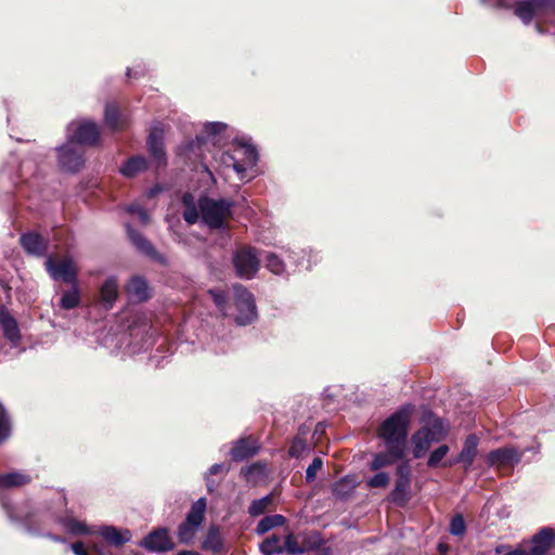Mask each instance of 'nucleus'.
Listing matches in <instances>:
<instances>
[{
    "label": "nucleus",
    "instance_id": "nucleus-14",
    "mask_svg": "<svg viewBox=\"0 0 555 555\" xmlns=\"http://www.w3.org/2000/svg\"><path fill=\"white\" fill-rule=\"evenodd\" d=\"M0 326L3 336L10 341L13 348L20 346L22 335L16 319L5 307H0Z\"/></svg>",
    "mask_w": 555,
    "mask_h": 555
},
{
    "label": "nucleus",
    "instance_id": "nucleus-13",
    "mask_svg": "<svg viewBox=\"0 0 555 555\" xmlns=\"http://www.w3.org/2000/svg\"><path fill=\"white\" fill-rule=\"evenodd\" d=\"M531 555H555V531L552 528H543L532 537Z\"/></svg>",
    "mask_w": 555,
    "mask_h": 555
},
{
    "label": "nucleus",
    "instance_id": "nucleus-22",
    "mask_svg": "<svg viewBox=\"0 0 555 555\" xmlns=\"http://www.w3.org/2000/svg\"><path fill=\"white\" fill-rule=\"evenodd\" d=\"M404 452L402 450L396 451L391 448H386V452H380L374 455L370 468L372 470H378L385 466L391 465L398 460L402 459Z\"/></svg>",
    "mask_w": 555,
    "mask_h": 555
},
{
    "label": "nucleus",
    "instance_id": "nucleus-11",
    "mask_svg": "<svg viewBox=\"0 0 555 555\" xmlns=\"http://www.w3.org/2000/svg\"><path fill=\"white\" fill-rule=\"evenodd\" d=\"M147 150L156 167L166 165L167 157L164 147V129L160 124L152 127L147 137Z\"/></svg>",
    "mask_w": 555,
    "mask_h": 555
},
{
    "label": "nucleus",
    "instance_id": "nucleus-52",
    "mask_svg": "<svg viewBox=\"0 0 555 555\" xmlns=\"http://www.w3.org/2000/svg\"><path fill=\"white\" fill-rule=\"evenodd\" d=\"M205 481H206V486H207L208 491L212 492L214 491V482L211 481L210 476L206 475L205 476Z\"/></svg>",
    "mask_w": 555,
    "mask_h": 555
},
{
    "label": "nucleus",
    "instance_id": "nucleus-48",
    "mask_svg": "<svg viewBox=\"0 0 555 555\" xmlns=\"http://www.w3.org/2000/svg\"><path fill=\"white\" fill-rule=\"evenodd\" d=\"M399 479L411 480V467L408 463H402L397 468Z\"/></svg>",
    "mask_w": 555,
    "mask_h": 555
},
{
    "label": "nucleus",
    "instance_id": "nucleus-17",
    "mask_svg": "<svg viewBox=\"0 0 555 555\" xmlns=\"http://www.w3.org/2000/svg\"><path fill=\"white\" fill-rule=\"evenodd\" d=\"M54 521L60 524L72 535H91L95 533L94 527L88 526L86 522L69 515L55 517Z\"/></svg>",
    "mask_w": 555,
    "mask_h": 555
},
{
    "label": "nucleus",
    "instance_id": "nucleus-20",
    "mask_svg": "<svg viewBox=\"0 0 555 555\" xmlns=\"http://www.w3.org/2000/svg\"><path fill=\"white\" fill-rule=\"evenodd\" d=\"M23 248L33 256L40 257L46 253L47 245L43 237L34 232L23 234L20 238Z\"/></svg>",
    "mask_w": 555,
    "mask_h": 555
},
{
    "label": "nucleus",
    "instance_id": "nucleus-8",
    "mask_svg": "<svg viewBox=\"0 0 555 555\" xmlns=\"http://www.w3.org/2000/svg\"><path fill=\"white\" fill-rule=\"evenodd\" d=\"M233 264L240 278L246 280L253 279L260 266L256 249L250 246L236 249L233 255Z\"/></svg>",
    "mask_w": 555,
    "mask_h": 555
},
{
    "label": "nucleus",
    "instance_id": "nucleus-40",
    "mask_svg": "<svg viewBox=\"0 0 555 555\" xmlns=\"http://www.w3.org/2000/svg\"><path fill=\"white\" fill-rule=\"evenodd\" d=\"M390 477L385 472H379L367 479L366 483L370 488H384L388 486Z\"/></svg>",
    "mask_w": 555,
    "mask_h": 555
},
{
    "label": "nucleus",
    "instance_id": "nucleus-62",
    "mask_svg": "<svg viewBox=\"0 0 555 555\" xmlns=\"http://www.w3.org/2000/svg\"><path fill=\"white\" fill-rule=\"evenodd\" d=\"M319 555H326V554H319Z\"/></svg>",
    "mask_w": 555,
    "mask_h": 555
},
{
    "label": "nucleus",
    "instance_id": "nucleus-16",
    "mask_svg": "<svg viewBox=\"0 0 555 555\" xmlns=\"http://www.w3.org/2000/svg\"><path fill=\"white\" fill-rule=\"evenodd\" d=\"M478 442H479V440L476 435H469L466 438L463 449L460 452L459 456L455 460L449 462L448 466H452L454 464L462 463L464 466V469L468 470L472 467L474 460L477 455ZM443 466H447V463L443 464Z\"/></svg>",
    "mask_w": 555,
    "mask_h": 555
},
{
    "label": "nucleus",
    "instance_id": "nucleus-36",
    "mask_svg": "<svg viewBox=\"0 0 555 555\" xmlns=\"http://www.w3.org/2000/svg\"><path fill=\"white\" fill-rule=\"evenodd\" d=\"M271 495H266L259 500H254L248 507V513L253 517L263 514L268 508L269 504L271 503Z\"/></svg>",
    "mask_w": 555,
    "mask_h": 555
},
{
    "label": "nucleus",
    "instance_id": "nucleus-39",
    "mask_svg": "<svg viewBox=\"0 0 555 555\" xmlns=\"http://www.w3.org/2000/svg\"><path fill=\"white\" fill-rule=\"evenodd\" d=\"M448 452L449 447L447 444L438 447L430 453L429 459L427 461V465L429 467H436L441 462V460L448 454Z\"/></svg>",
    "mask_w": 555,
    "mask_h": 555
},
{
    "label": "nucleus",
    "instance_id": "nucleus-25",
    "mask_svg": "<svg viewBox=\"0 0 555 555\" xmlns=\"http://www.w3.org/2000/svg\"><path fill=\"white\" fill-rule=\"evenodd\" d=\"M126 228L130 241L141 253L150 257H154L156 255V250L150 241H147L141 233L132 229L129 224H127Z\"/></svg>",
    "mask_w": 555,
    "mask_h": 555
},
{
    "label": "nucleus",
    "instance_id": "nucleus-28",
    "mask_svg": "<svg viewBox=\"0 0 555 555\" xmlns=\"http://www.w3.org/2000/svg\"><path fill=\"white\" fill-rule=\"evenodd\" d=\"M354 478L345 476L333 485L332 492L337 499L345 500L351 495V493L354 491Z\"/></svg>",
    "mask_w": 555,
    "mask_h": 555
},
{
    "label": "nucleus",
    "instance_id": "nucleus-23",
    "mask_svg": "<svg viewBox=\"0 0 555 555\" xmlns=\"http://www.w3.org/2000/svg\"><path fill=\"white\" fill-rule=\"evenodd\" d=\"M118 283L115 276L107 278L101 286V299L104 306L109 309L118 297Z\"/></svg>",
    "mask_w": 555,
    "mask_h": 555
},
{
    "label": "nucleus",
    "instance_id": "nucleus-42",
    "mask_svg": "<svg viewBox=\"0 0 555 555\" xmlns=\"http://www.w3.org/2000/svg\"><path fill=\"white\" fill-rule=\"evenodd\" d=\"M10 436V423L3 406L0 404V443Z\"/></svg>",
    "mask_w": 555,
    "mask_h": 555
},
{
    "label": "nucleus",
    "instance_id": "nucleus-46",
    "mask_svg": "<svg viewBox=\"0 0 555 555\" xmlns=\"http://www.w3.org/2000/svg\"><path fill=\"white\" fill-rule=\"evenodd\" d=\"M225 128L227 125L220 121L207 122L204 127L205 133L208 137H215L216 134L221 133Z\"/></svg>",
    "mask_w": 555,
    "mask_h": 555
},
{
    "label": "nucleus",
    "instance_id": "nucleus-57",
    "mask_svg": "<svg viewBox=\"0 0 555 555\" xmlns=\"http://www.w3.org/2000/svg\"><path fill=\"white\" fill-rule=\"evenodd\" d=\"M3 506L7 508V514H8L10 517H12V515H11V511H10L9 506H8L7 504H3Z\"/></svg>",
    "mask_w": 555,
    "mask_h": 555
},
{
    "label": "nucleus",
    "instance_id": "nucleus-30",
    "mask_svg": "<svg viewBox=\"0 0 555 555\" xmlns=\"http://www.w3.org/2000/svg\"><path fill=\"white\" fill-rule=\"evenodd\" d=\"M105 125L112 130H119L125 127L126 121L119 117L118 107L114 103H108L104 111Z\"/></svg>",
    "mask_w": 555,
    "mask_h": 555
},
{
    "label": "nucleus",
    "instance_id": "nucleus-19",
    "mask_svg": "<svg viewBox=\"0 0 555 555\" xmlns=\"http://www.w3.org/2000/svg\"><path fill=\"white\" fill-rule=\"evenodd\" d=\"M521 459V453L514 448H501L493 450L488 455L490 465H509L518 463Z\"/></svg>",
    "mask_w": 555,
    "mask_h": 555
},
{
    "label": "nucleus",
    "instance_id": "nucleus-3",
    "mask_svg": "<svg viewBox=\"0 0 555 555\" xmlns=\"http://www.w3.org/2000/svg\"><path fill=\"white\" fill-rule=\"evenodd\" d=\"M447 435L448 424L442 418L430 417L411 438L414 457H423L433 443L441 441Z\"/></svg>",
    "mask_w": 555,
    "mask_h": 555
},
{
    "label": "nucleus",
    "instance_id": "nucleus-26",
    "mask_svg": "<svg viewBox=\"0 0 555 555\" xmlns=\"http://www.w3.org/2000/svg\"><path fill=\"white\" fill-rule=\"evenodd\" d=\"M31 480L30 476L21 472H11L4 475H0V488L9 489L14 487H22L29 483Z\"/></svg>",
    "mask_w": 555,
    "mask_h": 555
},
{
    "label": "nucleus",
    "instance_id": "nucleus-1",
    "mask_svg": "<svg viewBox=\"0 0 555 555\" xmlns=\"http://www.w3.org/2000/svg\"><path fill=\"white\" fill-rule=\"evenodd\" d=\"M184 206L183 219L189 224L196 223L199 219L211 230H223L232 216L234 202L229 198H211L202 196L195 202L191 193L182 196Z\"/></svg>",
    "mask_w": 555,
    "mask_h": 555
},
{
    "label": "nucleus",
    "instance_id": "nucleus-51",
    "mask_svg": "<svg viewBox=\"0 0 555 555\" xmlns=\"http://www.w3.org/2000/svg\"><path fill=\"white\" fill-rule=\"evenodd\" d=\"M228 470L224 466V464H214L212 466H210L208 473L206 475L210 476V475H216V474H219L221 472H225Z\"/></svg>",
    "mask_w": 555,
    "mask_h": 555
},
{
    "label": "nucleus",
    "instance_id": "nucleus-37",
    "mask_svg": "<svg viewBox=\"0 0 555 555\" xmlns=\"http://www.w3.org/2000/svg\"><path fill=\"white\" fill-rule=\"evenodd\" d=\"M266 474V465L261 463H254L249 466L243 467L241 469V475L247 480L250 481L253 477H260Z\"/></svg>",
    "mask_w": 555,
    "mask_h": 555
},
{
    "label": "nucleus",
    "instance_id": "nucleus-53",
    "mask_svg": "<svg viewBox=\"0 0 555 555\" xmlns=\"http://www.w3.org/2000/svg\"><path fill=\"white\" fill-rule=\"evenodd\" d=\"M46 537H48L49 539H51V540H53L55 542H64L65 541L62 537L54 535V534H51V533H47Z\"/></svg>",
    "mask_w": 555,
    "mask_h": 555
},
{
    "label": "nucleus",
    "instance_id": "nucleus-47",
    "mask_svg": "<svg viewBox=\"0 0 555 555\" xmlns=\"http://www.w3.org/2000/svg\"><path fill=\"white\" fill-rule=\"evenodd\" d=\"M305 448H306L305 441L301 438H295L289 448L291 456L298 457Z\"/></svg>",
    "mask_w": 555,
    "mask_h": 555
},
{
    "label": "nucleus",
    "instance_id": "nucleus-50",
    "mask_svg": "<svg viewBox=\"0 0 555 555\" xmlns=\"http://www.w3.org/2000/svg\"><path fill=\"white\" fill-rule=\"evenodd\" d=\"M70 548L75 555H89L82 542L72 543Z\"/></svg>",
    "mask_w": 555,
    "mask_h": 555
},
{
    "label": "nucleus",
    "instance_id": "nucleus-7",
    "mask_svg": "<svg viewBox=\"0 0 555 555\" xmlns=\"http://www.w3.org/2000/svg\"><path fill=\"white\" fill-rule=\"evenodd\" d=\"M67 140L77 145H93L98 142L100 132L95 122L90 120H74L68 124Z\"/></svg>",
    "mask_w": 555,
    "mask_h": 555
},
{
    "label": "nucleus",
    "instance_id": "nucleus-38",
    "mask_svg": "<svg viewBox=\"0 0 555 555\" xmlns=\"http://www.w3.org/2000/svg\"><path fill=\"white\" fill-rule=\"evenodd\" d=\"M284 551L293 555H301L306 548L300 546L293 533H288L283 545Z\"/></svg>",
    "mask_w": 555,
    "mask_h": 555
},
{
    "label": "nucleus",
    "instance_id": "nucleus-15",
    "mask_svg": "<svg viewBox=\"0 0 555 555\" xmlns=\"http://www.w3.org/2000/svg\"><path fill=\"white\" fill-rule=\"evenodd\" d=\"M95 533H98L103 540L115 547H120L128 543L131 538L132 533L129 529H119L115 526H101L98 529H95Z\"/></svg>",
    "mask_w": 555,
    "mask_h": 555
},
{
    "label": "nucleus",
    "instance_id": "nucleus-44",
    "mask_svg": "<svg viewBox=\"0 0 555 555\" xmlns=\"http://www.w3.org/2000/svg\"><path fill=\"white\" fill-rule=\"evenodd\" d=\"M465 532V521L461 515H456L451 519L450 533L453 535H461Z\"/></svg>",
    "mask_w": 555,
    "mask_h": 555
},
{
    "label": "nucleus",
    "instance_id": "nucleus-61",
    "mask_svg": "<svg viewBox=\"0 0 555 555\" xmlns=\"http://www.w3.org/2000/svg\"><path fill=\"white\" fill-rule=\"evenodd\" d=\"M480 1H481L482 3H487V2H488V0H480Z\"/></svg>",
    "mask_w": 555,
    "mask_h": 555
},
{
    "label": "nucleus",
    "instance_id": "nucleus-10",
    "mask_svg": "<svg viewBox=\"0 0 555 555\" xmlns=\"http://www.w3.org/2000/svg\"><path fill=\"white\" fill-rule=\"evenodd\" d=\"M46 269L55 281L62 280L68 284L77 283V269L69 258L56 262L52 257H48L46 260Z\"/></svg>",
    "mask_w": 555,
    "mask_h": 555
},
{
    "label": "nucleus",
    "instance_id": "nucleus-18",
    "mask_svg": "<svg viewBox=\"0 0 555 555\" xmlns=\"http://www.w3.org/2000/svg\"><path fill=\"white\" fill-rule=\"evenodd\" d=\"M259 446L256 440L250 438H241L236 440L230 450L231 457L241 462L247 460L258 452Z\"/></svg>",
    "mask_w": 555,
    "mask_h": 555
},
{
    "label": "nucleus",
    "instance_id": "nucleus-29",
    "mask_svg": "<svg viewBox=\"0 0 555 555\" xmlns=\"http://www.w3.org/2000/svg\"><path fill=\"white\" fill-rule=\"evenodd\" d=\"M411 480L397 478L395 488L390 493V500L399 505H404L409 501V490Z\"/></svg>",
    "mask_w": 555,
    "mask_h": 555
},
{
    "label": "nucleus",
    "instance_id": "nucleus-27",
    "mask_svg": "<svg viewBox=\"0 0 555 555\" xmlns=\"http://www.w3.org/2000/svg\"><path fill=\"white\" fill-rule=\"evenodd\" d=\"M203 548L219 553L223 548V539L220 533V529L217 526H210L207 534L203 541Z\"/></svg>",
    "mask_w": 555,
    "mask_h": 555
},
{
    "label": "nucleus",
    "instance_id": "nucleus-32",
    "mask_svg": "<svg viewBox=\"0 0 555 555\" xmlns=\"http://www.w3.org/2000/svg\"><path fill=\"white\" fill-rule=\"evenodd\" d=\"M266 268L275 275H284L287 273V266L284 260L274 253H268L264 256Z\"/></svg>",
    "mask_w": 555,
    "mask_h": 555
},
{
    "label": "nucleus",
    "instance_id": "nucleus-2",
    "mask_svg": "<svg viewBox=\"0 0 555 555\" xmlns=\"http://www.w3.org/2000/svg\"><path fill=\"white\" fill-rule=\"evenodd\" d=\"M411 412L412 406H403L383 422L378 436L384 440L386 448L404 452Z\"/></svg>",
    "mask_w": 555,
    "mask_h": 555
},
{
    "label": "nucleus",
    "instance_id": "nucleus-58",
    "mask_svg": "<svg viewBox=\"0 0 555 555\" xmlns=\"http://www.w3.org/2000/svg\"><path fill=\"white\" fill-rule=\"evenodd\" d=\"M127 76L131 77V69L130 68L127 69Z\"/></svg>",
    "mask_w": 555,
    "mask_h": 555
},
{
    "label": "nucleus",
    "instance_id": "nucleus-34",
    "mask_svg": "<svg viewBox=\"0 0 555 555\" xmlns=\"http://www.w3.org/2000/svg\"><path fill=\"white\" fill-rule=\"evenodd\" d=\"M259 547L262 555H276L284 552L281 540L276 535L266 539Z\"/></svg>",
    "mask_w": 555,
    "mask_h": 555
},
{
    "label": "nucleus",
    "instance_id": "nucleus-60",
    "mask_svg": "<svg viewBox=\"0 0 555 555\" xmlns=\"http://www.w3.org/2000/svg\"><path fill=\"white\" fill-rule=\"evenodd\" d=\"M551 4L555 7V0L551 1Z\"/></svg>",
    "mask_w": 555,
    "mask_h": 555
},
{
    "label": "nucleus",
    "instance_id": "nucleus-21",
    "mask_svg": "<svg viewBox=\"0 0 555 555\" xmlns=\"http://www.w3.org/2000/svg\"><path fill=\"white\" fill-rule=\"evenodd\" d=\"M126 291L132 301L142 302L150 298L147 283L140 276H133L127 284Z\"/></svg>",
    "mask_w": 555,
    "mask_h": 555
},
{
    "label": "nucleus",
    "instance_id": "nucleus-5",
    "mask_svg": "<svg viewBox=\"0 0 555 555\" xmlns=\"http://www.w3.org/2000/svg\"><path fill=\"white\" fill-rule=\"evenodd\" d=\"M234 292V321L237 325L251 324L257 319V307L254 295L244 286L233 285Z\"/></svg>",
    "mask_w": 555,
    "mask_h": 555
},
{
    "label": "nucleus",
    "instance_id": "nucleus-56",
    "mask_svg": "<svg viewBox=\"0 0 555 555\" xmlns=\"http://www.w3.org/2000/svg\"><path fill=\"white\" fill-rule=\"evenodd\" d=\"M285 253L287 254V258H288L293 263L297 264V260H296V259H294V257H293V254H294V253H293V251H291V250H286Z\"/></svg>",
    "mask_w": 555,
    "mask_h": 555
},
{
    "label": "nucleus",
    "instance_id": "nucleus-9",
    "mask_svg": "<svg viewBox=\"0 0 555 555\" xmlns=\"http://www.w3.org/2000/svg\"><path fill=\"white\" fill-rule=\"evenodd\" d=\"M83 153L81 146L67 140L57 149L59 165L65 171L77 172L85 164Z\"/></svg>",
    "mask_w": 555,
    "mask_h": 555
},
{
    "label": "nucleus",
    "instance_id": "nucleus-49",
    "mask_svg": "<svg viewBox=\"0 0 555 555\" xmlns=\"http://www.w3.org/2000/svg\"><path fill=\"white\" fill-rule=\"evenodd\" d=\"M534 9L535 13L551 4V0H527Z\"/></svg>",
    "mask_w": 555,
    "mask_h": 555
},
{
    "label": "nucleus",
    "instance_id": "nucleus-12",
    "mask_svg": "<svg viewBox=\"0 0 555 555\" xmlns=\"http://www.w3.org/2000/svg\"><path fill=\"white\" fill-rule=\"evenodd\" d=\"M140 546L149 552L163 553L173 548V543L169 538L166 528H158L150 532L140 543Z\"/></svg>",
    "mask_w": 555,
    "mask_h": 555
},
{
    "label": "nucleus",
    "instance_id": "nucleus-55",
    "mask_svg": "<svg viewBox=\"0 0 555 555\" xmlns=\"http://www.w3.org/2000/svg\"><path fill=\"white\" fill-rule=\"evenodd\" d=\"M438 550L440 553H446L448 550H449V546L444 543H439L438 544Z\"/></svg>",
    "mask_w": 555,
    "mask_h": 555
},
{
    "label": "nucleus",
    "instance_id": "nucleus-24",
    "mask_svg": "<svg viewBox=\"0 0 555 555\" xmlns=\"http://www.w3.org/2000/svg\"><path fill=\"white\" fill-rule=\"evenodd\" d=\"M147 169V160L144 156H133L129 158L121 167L120 172L127 178H132Z\"/></svg>",
    "mask_w": 555,
    "mask_h": 555
},
{
    "label": "nucleus",
    "instance_id": "nucleus-31",
    "mask_svg": "<svg viewBox=\"0 0 555 555\" xmlns=\"http://www.w3.org/2000/svg\"><path fill=\"white\" fill-rule=\"evenodd\" d=\"M80 300L81 298L78 285L77 283H73L72 288L63 293L60 300V307L64 310H70L78 307Z\"/></svg>",
    "mask_w": 555,
    "mask_h": 555
},
{
    "label": "nucleus",
    "instance_id": "nucleus-59",
    "mask_svg": "<svg viewBox=\"0 0 555 555\" xmlns=\"http://www.w3.org/2000/svg\"><path fill=\"white\" fill-rule=\"evenodd\" d=\"M196 140H197L198 142H202V141H203V139H202V138H199V137H197V139H196Z\"/></svg>",
    "mask_w": 555,
    "mask_h": 555
},
{
    "label": "nucleus",
    "instance_id": "nucleus-43",
    "mask_svg": "<svg viewBox=\"0 0 555 555\" xmlns=\"http://www.w3.org/2000/svg\"><path fill=\"white\" fill-rule=\"evenodd\" d=\"M323 461L320 457H314L311 464L306 469V480L311 482L315 479L317 474L321 470Z\"/></svg>",
    "mask_w": 555,
    "mask_h": 555
},
{
    "label": "nucleus",
    "instance_id": "nucleus-6",
    "mask_svg": "<svg viewBox=\"0 0 555 555\" xmlns=\"http://www.w3.org/2000/svg\"><path fill=\"white\" fill-rule=\"evenodd\" d=\"M206 505L207 504L205 498H199L192 504L185 520L180 524L177 530V535L180 543L190 544L193 542L201 525L204 521Z\"/></svg>",
    "mask_w": 555,
    "mask_h": 555
},
{
    "label": "nucleus",
    "instance_id": "nucleus-54",
    "mask_svg": "<svg viewBox=\"0 0 555 555\" xmlns=\"http://www.w3.org/2000/svg\"><path fill=\"white\" fill-rule=\"evenodd\" d=\"M177 555H201V554L197 552H194V551L184 550V551H180Z\"/></svg>",
    "mask_w": 555,
    "mask_h": 555
},
{
    "label": "nucleus",
    "instance_id": "nucleus-41",
    "mask_svg": "<svg viewBox=\"0 0 555 555\" xmlns=\"http://www.w3.org/2000/svg\"><path fill=\"white\" fill-rule=\"evenodd\" d=\"M209 294L218 309L225 314L227 312V295L221 289H210Z\"/></svg>",
    "mask_w": 555,
    "mask_h": 555
},
{
    "label": "nucleus",
    "instance_id": "nucleus-4",
    "mask_svg": "<svg viewBox=\"0 0 555 555\" xmlns=\"http://www.w3.org/2000/svg\"><path fill=\"white\" fill-rule=\"evenodd\" d=\"M258 162V152L247 139H236L232 153H225L223 163L231 166L241 179L244 173L256 166Z\"/></svg>",
    "mask_w": 555,
    "mask_h": 555
},
{
    "label": "nucleus",
    "instance_id": "nucleus-45",
    "mask_svg": "<svg viewBox=\"0 0 555 555\" xmlns=\"http://www.w3.org/2000/svg\"><path fill=\"white\" fill-rule=\"evenodd\" d=\"M127 211L130 214L137 215L142 224H147L150 222L149 212L146 211L145 208H143L139 205H129L127 207Z\"/></svg>",
    "mask_w": 555,
    "mask_h": 555
},
{
    "label": "nucleus",
    "instance_id": "nucleus-35",
    "mask_svg": "<svg viewBox=\"0 0 555 555\" xmlns=\"http://www.w3.org/2000/svg\"><path fill=\"white\" fill-rule=\"evenodd\" d=\"M515 14L525 23L529 24L533 15L535 14L534 9L531 7L530 3L527 2V0L519 2L516 5Z\"/></svg>",
    "mask_w": 555,
    "mask_h": 555
},
{
    "label": "nucleus",
    "instance_id": "nucleus-33",
    "mask_svg": "<svg viewBox=\"0 0 555 555\" xmlns=\"http://www.w3.org/2000/svg\"><path fill=\"white\" fill-rule=\"evenodd\" d=\"M285 520V517L279 514L266 516L258 522L256 532L258 534H264L275 527L283 526Z\"/></svg>",
    "mask_w": 555,
    "mask_h": 555
}]
</instances>
